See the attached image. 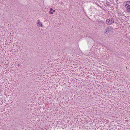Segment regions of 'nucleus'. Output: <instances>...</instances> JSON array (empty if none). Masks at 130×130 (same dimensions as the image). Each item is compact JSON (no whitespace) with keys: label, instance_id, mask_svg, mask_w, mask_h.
<instances>
[{"label":"nucleus","instance_id":"1","mask_svg":"<svg viewBox=\"0 0 130 130\" xmlns=\"http://www.w3.org/2000/svg\"><path fill=\"white\" fill-rule=\"evenodd\" d=\"M114 22L113 19L111 18L110 19H107L106 20V23L108 25L112 24Z\"/></svg>","mask_w":130,"mask_h":130},{"label":"nucleus","instance_id":"6","mask_svg":"<svg viewBox=\"0 0 130 130\" xmlns=\"http://www.w3.org/2000/svg\"><path fill=\"white\" fill-rule=\"evenodd\" d=\"M99 23H101L102 24H105L104 22L103 21L101 20L100 21H99Z\"/></svg>","mask_w":130,"mask_h":130},{"label":"nucleus","instance_id":"3","mask_svg":"<svg viewBox=\"0 0 130 130\" xmlns=\"http://www.w3.org/2000/svg\"><path fill=\"white\" fill-rule=\"evenodd\" d=\"M37 22V26H40L41 27H42L43 25H42V23L40 22V20H38Z\"/></svg>","mask_w":130,"mask_h":130},{"label":"nucleus","instance_id":"10","mask_svg":"<svg viewBox=\"0 0 130 130\" xmlns=\"http://www.w3.org/2000/svg\"><path fill=\"white\" fill-rule=\"evenodd\" d=\"M55 10H53V12H55Z\"/></svg>","mask_w":130,"mask_h":130},{"label":"nucleus","instance_id":"7","mask_svg":"<svg viewBox=\"0 0 130 130\" xmlns=\"http://www.w3.org/2000/svg\"><path fill=\"white\" fill-rule=\"evenodd\" d=\"M49 13L51 14H53V12H51V11H49Z\"/></svg>","mask_w":130,"mask_h":130},{"label":"nucleus","instance_id":"4","mask_svg":"<svg viewBox=\"0 0 130 130\" xmlns=\"http://www.w3.org/2000/svg\"><path fill=\"white\" fill-rule=\"evenodd\" d=\"M129 6H125L126 7V11L128 13L130 12V7Z\"/></svg>","mask_w":130,"mask_h":130},{"label":"nucleus","instance_id":"9","mask_svg":"<svg viewBox=\"0 0 130 130\" xmlns=\"http://www.w3.org/2000/svg\"><path fill=\"white\" fill-rule=\"evenodd\" d=\"M18 67H19L20 66V64H18Z\"/></svg>","mask_w":130,"mask_h":130},{"label":"nucleus","instance_id":"8","mask_svg":"<svg viewBox=\"0 0 130 130\" xmlns=\"http://www.w3.org/2000/svg\"><path fill=\"white\" fill-rule=\"evenodd\" d=\"M53 10V9L52 8H50V11H52Z\"/></svg>","mask_w":130,"mask_h":130},{"label":"nucleus","instance_id":"2","mask_svg":"<svg viewBox=\"0 0 130 130\" xmlns=\"http://www.w3.org/2000/svg\"><path fill=\"white\" fill-rule=\"evenodd\" d=\"M111 28L110 27H107L105 30V33L106 34L108 33L111 30Z\"/></svg>","mask_w":130,"mask_h":130},{"label":"nucleus","instance_id":"5","mask_svg":"<svg viewBox=\"0 0 130 130\" xmlns=\"http://www.w3.org/2000/svg\"><path fill=\"white\" fill-rule=\"evenodd\" d=\"M126 4L125 5V6H129V7H130V1H128L126 2Z\"/></svg>","mask_w":130,"mask_h":130}]
</instances>
